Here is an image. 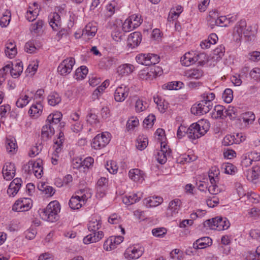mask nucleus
I'll return each mask as SVG.
<instances>
[{"mask_svg": "<svg viewBox=\"0 0 260 260\" xmlns=\"http://www.w3.org/2000/svg\"><path fill=\"white\" fill-rule=\"evenodd\" d=\"M148 144L147 138L142 136H139L137 140L136 147L140 150H143L146 148Z\"/></svg>", "mask_w": 260, "mask_h": 260, "instance_id": "42", "label": "nucleus"}, {"mask_svg": "<svg viewBox=\"0 0 260 260\" xmlns=\"http://www.w3.org/2000/svg\"><path fill=\"white\" fill-rule=\"evenodd\" d=\"M129 93V87L124 84H121L117 87L115 90L114 99L117 102H122L128 96Z\"/></svg>", "mask_w": 260, "mask_h": 260, "instance_id": "10", "label": "nucleus"}, {"mask_svg": "<svg viewBox=\"0 0 260 260\" xmlns=\"http://www.w3.org/2000/svg\"><path fill=\"white\" fill-rule=\"evenodd\" d=\"M224 47L220 46L214 50L213 58H216V60L220 59L224 55Z\"/></svg>", "mask_w": 260, "mask_h": 260, "instance_id": "51", "label": "nucleus"}, {"mask_svg": "<svg viewBox=\"0 0 260 260\" xmlns=\"http://www.w3.org/2000/svg\"><path fill=\"white\" fill-rule=\"evenodd\" d=\"M157 76L156 71L151 70L147 71L146 70H142L139 73V77L141 79L145 80H150Z\"/></svg>", "mask_w": 260, "mask_h": 260, "instance_id": "36", "label": "nucleus"}, {"mask_svg": "<svg viewBox=\"0 0 260 260\" xmlns=\"http://www.w3.org/2000/svg\"><path fill=\"white\" fill-rule=\"evenodd\" d=\"M55 133V130L47 123L43 126L41 136L43 139L47 140L51 138Z\"/></svg>", "mask_w": 260, "mask_h": 260, "instance_id": "35", "label": "nucleus"}, {"mask_svg": "<svg viewBox=\"0 0 260 260\" xmlns=\"http://www.w3.org/2000/svg\"><path fill=\"white\" fill-rule=\"evenodd\" d=\"M123 240V237L120 236H111L104 243V247L106 250L115 249L117 245L120 244Z\"/></svg>", "mask_w": 260, "mask_h": 260, "instance_id": "13", "label": "nucleus"}, {"mask_svg": "<svg viewBox=\"0 0 260 260\" xmlns=\"http://www.w3.org/2000/svg\"><path fill=\"white\" fill-rule=\"evenodd\" d=\"M171 151L168 148L166 144L161 143V149L157 152V159L161 164H164L167 160V157L170 156Z\"/></svg>", "mask_w": 260, "mask_h": 260, "instance_id": "18", "label": "nucleus"}, {"mask_svg": "<svg viewBox=\"0 0 260 260\" xmlns=\"http://www.w3.org/2000/svg\"><path fill=\"white\" fill-rule=\"evenodd\" d=\"M117 59L113 57L108 56L102 59L101 62L104 64L106 69H110L112 66L116 64Z\"/></svg>", "mask_w": 260, "mask_h": 260, "instance_id": "44", "label": "nucleus"}, {"mask_svg": "<svg viewBox=\"0 0 260 260\" xmlns=\"http://www.w3.org/2000/svg\"><path fill=\"white\" fill-rule=\"evenodd\" d=\"M32 207V201L30 198L18 199L13 205L12 210L16 212H24L29 210Z\"/></svg>", "mask_w": 260, "mask_h": 260, "instance_id": "9", "label": "nucleus"}, {"mask_svg": "<svg viewBox=\"0 0 260 260\" xmlns=\"http://www.w3.org/2000/svg\"><path fill=\"white\" fill-rule=\"evenodd\" d=\"M75 63V59L73 57L64 59L57 68L58 72L62 76L68 75L72 71Z\"/></svg>", "mask_w": 260, "mask_h": 260, "instance_id": "8", "label": "nucleus"}, {"mask_svg": "<svg viewBox=\"0 0 260 260\" xmlns=\"http://www.w3.org/2000/svg\"><path fill=\"white\" fill-rule=\"evenodd\" d=\"M212 108L209 105L206 104V103L201 101L198 104H194L191 108L192 114L196 115H202L209 112Z\"/></svg>", "mask_w": 260, "mask_h": 260, "instance_id": "11", "label": "nucleus"}, {"mask_svg": "<svg viewBox=\"0 0 260 260\" xmlns=\"http://www.w3.org/2000/svg\"><path fill=\"white\" fill-rule=\"evenodd\" d=\"M88 72V69L86 66H81L76 70L74 77L77 80H82L86 76Z\"/></svg>", "mask_w": 260, "mask_h": 260, "instance_id": "39", "label": "nucleus"}, {"mask_svg": "<svg viewBox=\"0 0 260 260\" xmlns=\"http://www.w3.org/2000/svg\"><path fill=\"white\" fill-rule=\"evenodd\" d=\"M110 133L108 132L96 135L92 140L91 147L96 150L105 147L110 140Z\"/></svg>", "mask_w": 260, "mask_h": 260, "instance_id": "6", "label": "nucleus"}, {"mask_svg": "<svg viewBox=\"0 0 260 260\" xmlns=\"http://www.w3.org/2000/svg\"><path fill=\"white\" fill-rule=\"evenodd\" d=\"M145 201L147 206L156 207L162 203L163 199L159 196L150 197L145 199Z\"/></svg>", "mask_w": 260, "mask_h": 260, "instance_id": "33", "label": "nucleus"}, {"mask_svg": "<svg viewBox=\"0 0 260 260\" xmlns=\"http://www.w3.org/2000/svg\"><path fill=\"white\" fill-rule=\"evenodd\" d=\"M43 107L40 103H37L36 104L32 105L28 113L30 116L33 118H38L42 114Z\"/></svg>", "mask_w": 260, "mask_h": 260, "instance_id": "27", "label": "nucleus"}, {"mask_svg": "<svg viewBox=\"0 0 260 260\" xmlns=\"http://www.w3.org/2000/svg\"><path fill=\"white\" fill-rule=\"evenodd\" d=\"M147 57H148V54H140L136 56V60L139 64L148 66L146 63L149 60Z\"/></svg>", "mask_w": 260, "mask_h": 260, "instance_id": "54", "label": "nucleus"}, {"mask_svg": "<svg viewBox=\"0 0 260 260\" xmlns=\"http://www.w3.org/2000/svg\"><path fill=\"white\" fill-rule=\"evenodd\" d=\"M28 96L26 95H22L17 100L16 105L18 108H23L29 103Z\"/></svg>", "mask_w": 260, "mask_h": 260, "instance_id": "50", "label": "nucleus"}, {"mask_svg": "<svg viewBox=\"0 0 260 260\" xmlns=\"http://www.w3.org/2000/svg\"><path fill=\"white\" fill-rule=\"evenodd\" d=\"M250 77L256 81H260V68H254L249 73Z\"/></svg>", "mask_w": 260, "mask_h": 260, "instance_id": "58", "label": "nucleus"}, {"mask_svg": "<svg viewBox=\"0 0 260 260\" xmlns=\"http://www.w3.org/2000/svg\"><path fill=\"white\" fill-rule=\"evenodd\" d=\"M143 248L140 246H132L127 248L124 252V256L130 260L138 259L143 253Z\"/></svg>", "mask_w": 260, "mask_h": 260, "instance_id": "12", "label": "nucleus"}, {"mask_svg": "<svg viewBox=\"0 0 260 260\" xmlns=\"http://www.w3.org/2000/svg\"><path fill=\"white\" fill-rule=\"evenodd\" d=\"M42 149V146L41 144L36 145L35 146L31 147L29 155L30 157H35L37 155L39 154L41 151Z\"/></svg>", "mask_w": 260, "mask_h": 260, "instance_id": "62", "label": "nucleus"}, {"mask_svg": "<svg viewBox=\"0 0 260 260\" xmlns=\"http://www.w3.org/2000/svg\"><path fill=\"white\" fill-rule=\"evenodd\" d=\"M139 124V120L136 118L132 117L128 119L126 124V127L128 130L132 129Z\"/></svg>", "mask_w": 260, "mask_h": 260, "instance_id": "60", "label": "nucleus"}, {"mask_svg": "<svg viewBox=\"0 0 260 260\" xmlns=\"http://www.w3.org/2000/svg\"><path fill=\"white\" fill-rule=\"evenodd\" d=\"M241 118L245 123L251 124L255 119V115L252 112H247L241 115Z\"/></svg>", "mask_w": 260, "mask_h": 260, "instance_id": "46", "label": "nucleus"}, {"mask_svg": "<svg viewBox=\"0 0 260 260\" xmlns=\"http://www.w3.org/2000/svg\"><path fill=\"white\" fill-rule=\"evenodd\" d=\"M233 17L227 18L225 16L218 17L217 19L212 18L210 21L212 25H215L220 26H227L230 24Z\"/></svg>", "mask_w": 260, "mask_h": 260, "instance_id": "26", "label": "nucleus"}, {"mask_svg": "<svg viewBox=\"0 0 260 260\" xmlns=\"http://www.w3.org/2000/svg\"><path fill=\"white\" fill-rule=\"evenodd\" d=\"M60 121L58 120L56 121L54 119H49V117H47V120H46V123L50 126V127H52L54 130L55 128H61L64 126V123L63 122H60Z\"/></svg>", "mask_w": 260, "mask_h": 260, "instance_id": "49", "label": "nucleus"}, {"mask_svg": "<svg viewBox=\"0 0 260 260\" xmlns=\"http://www.w3.org/2000/svg\"><path fill=\"white\" fill-rule=\"evenodd\" d=\"M128 175L129 178L135 182H142L144 180L143 172L138 169L131 170Z\"/></svg>", "mask_w": 260, "mask_h": 260, "instance_id": "30", "label": "nucleus"}, {"mask_svg": "<svg viewBox=\"0 0 260 260\" xmlns=\"http://www.w3.org/2000/svg\"><path fill=\"white\" fill-rule=\"evenodd\" d=\"M184 76L189 79H199L203 75V72L199 69H191L184 72Z\"/></svg>", "mask_w": 260, "mask_h": 260, "instance_id": "22", "label": "nucleus"}, {"mask_svg": "<svg viewBox=\"0 0 260 260\" xmlns=\"http://www.w3.org/2000/svg\"><path fill=\"white\" fill-rule=\"evenodd\" d=\"M11 20V13L10 12H6L5 14L0 19V25L2 27L7 26Z\"/></svg>", "mask_w": 260, "mask_h": 260, "instance_id": "47", "label": "nucleus"}, {"mask_svg": "<svg viewBox=\"0 0 260 260\" xmlns=\"http://www.w3.org/2000/svg\"><path fill=\"white\" fill-rule=\"evenodd\" d=\"M5 52L6 55L12 58L17 54L16 45L13 41H8L5 45Z\"/></svg>", "mask_w": 260, "mask_h": 260, "instance_id": "24", "label": "nucleus"}, {"mask_svg": "<svg viewBox=\"0 0 260 260\" xmlns=\"http://www.w3.org/2000/svg\"><path fill=\"white\" fill-rule=\"evenodd\" d=\"M142 40L140 32L136 31L129 35L127 39V45L130 48H134L140 43Z\"/></svg>", "mask_w": 260, "mask_h": 260, "instance_id": "19", "label": "nucleus"}, {"mask_svg": "<svg viewBox=\"0 0 260 260\" xmlns=\"http://www.w3.org/2000/svg\"><path fill=\"white\" fill-rule=\"evenodd\" d=\"M135 69L133 65L129 63H125L119 66L117 69V74L121 76H128L131 74Z\"/></svg>", "mask_w": 260, "mask_h": 260, "instance_id": "23", "label": "nucleus"}, {"mask_svg": "<svg viewBox=\"0 0 260 260\" xmlns=\"http://www.w3.org/2000/svg\"><path fill=\"white\" fill-rule=\"evenodd\" d=\"M147 57L149 59L147 62L148 66L155 64L158 63L160 59L159 57L155 54L148 53V57Z\"/></svg>", "mask_w": 260, "mask_h": 260, "instance_id": "59", "label": "nucleus"}, {"mask_svg": "<svg viewBox=\"0 0 260 260\" xmlns=\"http://www.w3.org/2000/svg\"><path fill=\"white\" fill-rule=\"evenodd\" d=\"M237 109L234 107L229 106L224 111V117L229 116L231 119H234L237 115Z\"/></svg>", "mask_w": 260, "mask_h": 260, "instance_id": "52", "label": "nucleus"}, {"mask_svg": "<svg viewBox=\"0 0 260 260\" xmlns=\"http://www.w3.org/2000/svg\"><path fill=\"white\" fill-rule=\"evenodd\" d=\"M80 165L79 166H82L85 168H89L91 166L94 162L93 158L91 157H87L85 158L83 161L81 159L80 160Z\"/></svg>", "mask_w": 260, "mask_h": 260, "instance_id": "61", "label": "nucleus"}, {"mask_svg": "<svg viewBox=\"0 0 260 260\" xmlns=\"http://www.w3.org/2000/svg\"><path fill=\"white\" fill-rule=\"evenodd\" d=\"M106 168L111 174H115L117 173L118 168L115 161H110L107 162Z\"/></svg>", "mask_w": 260, "mask_h": 260, "instance_id": "53", "label": "nucleus"}, {"mask_svg": "<svg viewBox=\"0 0 260 260\" xmlns=\"http://www.w3.org/2000/svg\"><path fill=\"white\" fill-rule=\"evenodd\" d=\"M248 58L252 61H258L260 60V52L255 51L250 52L248 55Z\"/></svg>", "mask_w": 260, "mask_h": 260, "instance_id": "64", "label": "nucleus"}, {"mask_svg": "<svg viewBox=\"0 0 260 260\" xmlns=\"http://www.w3.org/2000/svg\"><path fill=\"white\" fill-rule=\"evenodd\" d=\"M245 258L246 260H260V254L257 252V249L255 251H248Z\"/></svg>", "mask_w": 260, "mask_h": 260, "instance_id": "55", "label": "nucleus"}, {"mask_svg": "<svg viewBox=\"0 0 260 260\" xmlns=\"http://www.w3.org/2000/svg\"><path fill=\"white\" fill-rule=\"evenodd\" d=\"M142 198V193H133L130 195L125 196L122 198V202L127 205H131L137 202H139Z\"/></svg>", "mask_w": 260, "mask_h": 260, "instance_id": "29", "label": "nucleus"}, {"mask_svg": "<svg viewBox=\"0 0 260 260\" xmlns=\"http://www.w3.org/2000/svg\"><path fill=\"white\" fill-rule=\"evenodd\" d=\"M97 26L94 23H88L82 31V36L90 39L94 37L97 32Z\"/></svg>", "mask_w": 260, "mask_h": 260, "instance_id": "15", "label": "nucleus"}, {"mask_svg": "<svg viewBox=\"0 0 260 260\" xmlns=\"http://www.w3.org/2000/svg\"><path fill=\"white\" fill-rule=\"evenodd\" d=\"M222 98L226 103H230L233 99V91L231 89L226 88L222 93Z\"/></svg>", "mask_w": 260, "mask_h": 260, "instance_id": "48", "label": "nucleus"}, {"mask_svg": "<svg viewBox=\"0 0 260 260\" xmlns=\"http://www.w3.org/2000/svg\"><path fill=\"white\" fill-rule=\"evenodd\" d=\"M84 191V189H81L77 192L78 195L73 196L71 198L69 202V205L72 209H79L85 204V202L87 200L86 195L83 194L81 197L79 196L82 194Z\"/></svg>", "mask_w": 260, "mask_h": 260, "instance_id": "7", "label": "nucleus"}, {"mask_svg": "<svg viewBox=\"0 0 260 260\" xmlns=\"http://www.w3.org/2000/svg\"><path fill=\"white\" fill-rule=\"evenodd\" d=\"M49 19V23L52 28L55 31L60 29L61 22L59 15L56 12H54L50 15Z\"/></svg>", "mask_w": 260, "mask_h": 260, "instance_id": "20", "label": "nucleus"}, {"mask_svg": "<svg viewBox=\"0 0 260 260\" xmlns=\"http://www.w3.org/2000/svg\"><path fill=\"white\" fill-rule=\"evenodd\" d=\"M210 229L217 231H222L228 229L230 226V223L226 218L216 217L209 219L205 222Z\"/></svg>", "mask_w": 260, "mask_h": 260, "instance_id": "5", "label": "nucleus"}, {"mask_svg": "<svg viewBox=\"0 0 260 260\" xmlns=\"http://www.w3.org/2000/svg\"><path fill=\"white\" fill-rule=\"evenodd\" d=\"M22 181L21 178H16L14 179L10 184L7 192L10 196H15L19 191Z\"/></svg>", "mask_w": 260, "mask_h": 260, "instance_id": "17", "label": "nucleus"}, {"mask_svg": "<svg viewBox=\"0 0 260 260\" xmlns=\"http://www.w3.org/2000/svg\"><path fill=\"white\" fill-rule=\"evenodd\" d=\"M41 161L34 162L32 170L33 174L38 178H40L43 174V167L41 166Z\"/></svg>", "mask_w": 260, "mask_h": 260, "instance_id": "37", "label": "nucleus"}, {"mask_svg": "<svg viewBox=\"0 0 260 260\" xmlns=\"http://www.w3.org/2000/svg\"><path fill=\"white\" fill-rule=\"evenodd\" d=\"M243 35L250 39L251 36L253 37V34L249 30V28H246V21L241 20L237 23L234 27L233 31L234 40L237 42H239Z\"/></svg>", "mask_w": 260, "mask_h": 260, "instance_id": "4", "label": "nucleus"}, {"mask_svg": "<svg viewBox=\"0 0 260 260\" xmlns=\"http://www.w3.org/2000/svg\"><path fill=\"white\" fill-rule=\"evenodd\" d=\"M23 71V65L22 62H16L15 64L11 65L10 74L14 78L19 77Z\"/></svg>", "mask_w": 260, "mask_h": 260, "instance_id": "32", "label": "nucleus"}, {"mask_svg": "<svg viewBox=\"0 0 260 260\" xmlns=\"http://www.w3.org/2000/svg\"><path fill=\"white\" fill-rule=\"evenodd\" d=\"M6 148L8 152H15L17 149L16 140L14 138H7L6 141Z\"/></svg>", "mask_w": 260, "mask_h": 260, "instance_id": "38", "label": "nucleus"}, {"mask_svg": "<svg viewBox=\"0 0 260 260\" xmlns=\"http://www.w3.org/2000/svg\"><path fill=\"white\" fill-rule=\"evenodd\" d=\"M60 210V207L59 203L54 201L50 202L45 209L41 210L39 214L43 220L54 222L58 220V213Z\"/></svg>", "mask_w": 260, "mask_h": 260, "instance_id": "3", "label": "nucleus"}, {"mask_svg": "<svg viewBox=\"0 0 260 260\" xmlns=\"http://www.w3.org/2000/svg\"><path fill=\"white\" fill-rule=\"evenodd\" d=\"M155 120V116L153 114L149 115L146 117L143 123L144 126L149 128L151 127L154 124V121Z\"/></svg>", "mask_w": 260, "mask_h": 260, "instance_id": "56", "label": "nucleus"}, {"mask_svg": "<svg viewBox=\"0 0 260 260\" xmlns=\"http://www.w3.org/2000/svg\"><path fill=\"white\" fill-rule=\"evenodd\" d=\"M153 235L156 237H162L167 233V230L165 228H155L152 230Z\"/></svg>", "mask_w": 260, "mask_h": 260, "instance_id": "57", "label": "nucleus"}, {"mask_svg": "<svg viewBox=\"0 0 260 260\" xmlns=\"http://www.w3.org/2000/svg\"><path fill=\"white\" fill-rule=\"evenodd\" d=\"M181 205V202L178 199L171 201L167 209V215L171 216L176 215L180 210Z\"/></svg>", "mask_w": 260, "mask_h": 260, "instance_id": "16", "label": "nucleus"}, {"mask_svg": "<svg viewBox=\"0 0 260 260\" xmlns=\"http://www.w3.org/2000/svg\"><path fill=\"white\" fill-rule=\"evenodd\" d=\"M134 24L133 23L132 20H131V17L129 16L122 24V30L124 32L131 31L133 29L137 27L136 26H134Z\"/></svg>", "mask_w": 260, "mask_h": 260, "instance_id": "45", "label": "nucleus"}, {"mask_svg": "<svg viewBox=\"0 0 260 260\" xmlns=\"http://www.w3.org/2000/svg\"><path fill=\"white\" fill-rule=\"evenodd\" d=\"M102 221L100 216H94L91 219L88 224V229L91 233L84 238V244H88L90 243L96 242L102 239L104 237V233L102 231L96 233L100 229Z\"/></svg>", "mask_w": 260, "mask_h": 260, "instance_id": "1", "label": "nucleus"}, {"mask_svg": "<svg viewBox=\"0 0 260 260\" xmlns=\"http://www.w3.org/2000/svg\"><path fill=\"white\" fill-rule=\"evenodd\" d=\"M201 96L202 99V101L206 103V104L209 105L210 107L213 108L212 101L215 98V94L214 93L211 91V89L205 91L203 93Z\"/></svg>", "mask_w": 260, "mask_h": 260, "instance_id": "31", "label": "nucleus"}, {"mask_svg": "<svg viewBox=\"0 0 260 260\" xmlns=\"http://www.w3.org/2000/svg\"><path fill=\"white\" fill-rule=\"evenodd\" d=\"M260 177V169L258 166L253 167L251 170L247 172V179L254 183Z\"/></svg>", "mask_w": 260, "mask_h": 260, "instance_id": "28", "label": "nucleus"}, {"mask_svg": "<svg viewBox=\"0 0 260 260\" xmlns=\"http://www.w3.org/2000/svg\"><path fill=\"white\" fill-rule=\"evenodd\" d=\"M15 166L14 164L7 162L3 167L2 173L4 178L7 180H11L15 175Z\"/></svg>", "mask_w": 260, "mask_h": 260, "instance_id": "14", "label": "nucleus"}, {"mask_svg": "<svg viewBox=\"0 0 260 260\" xmlns=\"http://www.w3.org/2000/svg\"><path fill=\"white\" fill-rule=\"evenodd\" d=\"M224 108L223 106L220 105H216L214 107V110L216 112V116H215L216 118H220L221 119H223V116L224 117Z\"/></svg>", "mask_w": 260, "mask_h": 260, "instance_id": "63", "label": "nucleus"}, {"mask_svg": "<svg viewBox=\"0 0 260 260\" xmlns=\"http://www.w3.org/2000/svg\"><path fill=\"white\" fill-rule=\"evenodd\" d=\"M219 174V171L218 169L216 167H212L210 170L208 174L210 182H213V181H219V178L218 175Z\"/></svg>", "mask_w": 260, "mask_h": 260, "instance_id": "43", "label": "nucleus"}, {"mask_svg": "<svg viewBox=\"0 0 260 260\" xmlns=\"http://www.w3.org/2000/svg\"><path fill=\"white\" fill-rule=\"evenodd\" d=\"M48 104L52 106L58 104L61 102V98L56 92H52L48 96Z\"/></svg>", "mask_w": 260, "mask_h": 260, "instance_id": "40", "label": "nucleus"}, {"mask_svg": "<svg viewBox=\"0 0 260 260\" xmlns=\"http://www.w3.org/2000/svg\"><path fill=\"white\" fill-rule=\"evenodd\" d=\"M198 56H195L193 52L186 53L183 58H181L182 64L185 66H189L198 61Z\"/></svg>", "mask_w": 260, "mask_h": 260, "instance_id": "25", "label": "nucleus"}, {"mask_svg": "<svg viewBox=\"0 0 260 260\" xmlns=\"http://www.w3.org/2000/svg\"><path fill=\"white\" fill-rule=\"evenodd\" d=\"M210 128L209 122L207 120H201L191 124L187 128V137L191 140H195L204 136Z\"/></svg>", "mask_w": 260, "mask_h": 260, "instance_id": "2", "label": "nucleus"}, {"mask_svg": "<svg viewBox=\"0 0 260 260\" xmlns=\"http://www.w3.org/2000/svg\"><path fill=\"white\" fill-rule=\"evenodd\" d=\"M210 184L208 187V190L210 194L216 195L222 191V188L219 186V181H213Z\"/></svg>", "mask_w": 260, "mask_h": 260, "instance_id": "41", "label": "nucleus"}, {"mask_svg": "<svg viewBox=\"0 0 260 260\" xmlns=\"http://www.w3.org/2000/svg\"><path fill=\"white\" fill-rule=\"evenodd\" d=\"M44 21L42 20H38L35 23L31 24L30 30L31 32L41 35L43 32Z\"/></svg>", "mask_w": 260, "mask_h": 260, "instance_id": "34", "label": "nucleus"}, {"mask_svg": "<svg viewBox=\"0 0 260 260\" xmlns=\"http://www.w3.org/2000/svg\"><path fill=\"white\" fill-rule=\"evenodd\" d=\"M212 244V239L208 237H204L197 240L192 247L194 249H203Z\"/></svg>", "mask_w": 260, "mask_h": 260, "instance_id": "21", "label": "nucleus"}]
</instances>
